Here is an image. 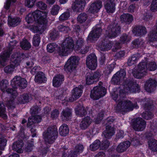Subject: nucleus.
I'll use <instances>...</instances> for the list:
<instances>
[{"label": "nucleus", "instance_id": "nucleus-52", "mask_svg": "<svg viewBox=\"0 0 157 157\" xmlns=\"http://www.w3.org/2000/svg\"><path fill=\"white\" fill-rule=\"evenodd\" d=\"M7 140L1 135H0V150H4L6 144Z\"/></svg>", "mask_w": 157, "mask_h": 157}, {"label": "nucleus", "instance_id": "nucleus-33", "mask_svg": "<svg viewBox=\"0 0 157 157\" xmlns=\"http://www.w3.org/2000/svg\"><path fill=\"white\" fill-rule=\"evenodd\" d=\"M59 134L62 136H65L69 133V129L67 125L63 124L59 128Z\"/></svg>", "mask_w": 157, "mask_h": 157}, {"label": "nucleus", "instance_id": "nucleus-26", "mask_svg": "<svg viewBox=\"0 0 157 157\" xmlns=\"http://www.w3.org/2000/svg\"><path fill=\"white\" fill-rule=\"evenodd\" d=\"M91 121L90 117H85L82 119L80 123L79 126L80 128L82 130L86 129L91 124Z\"/></svg>", "mask_w": 157, "mask_h": 157}, {"label": "nucleus", "instance_id": "nucleus-29", "mask_svg": "<svg viewBox=\"0 0 157 157\" xmlns=\"http://www.w3.org/2000/svg\"><path fill=\"white\" fill-rule=\"evenodd\" d=\"M75 113L77 115L80 117H83L87 113L86 111L82 105L80 104L77 105L75 108Z\"/></svg>", "mask_w": 157, "mask_h": 157}, {"label": "nucleus", "instance_id": "nucleus-61", "mask_svg": "<svg viewBox=\"0 0 157 157\" xmlns=\"http://www.w3.org/2000/svg\"><path fill=\"white\" fill-rule=\"evenodd\" d=\"M141 42L140 40L136 39L132 42V46L133 48H137L140 46Z\"/></svg>", "mask_w": 157, "mask_h": 157}, {"label": "nucleus", "instance_id": "nucleus-22", "mask_svg": "<svg viewBox=\"0 0 157 157\" xmlns=\"http://www.w3.org/2000/svg\"><path fill=\"white\" fill-rule=\"evenodd\" d=\"M104 7L108 13H113L115 10V4L113 0H107L104 3Z\"/></svg>", "mask_w": 157, "mask_h": 157}, {"label": "nucleus", "instance_id": "nucleus-45", "mask_svg": "<svg viewBox=\"0 0 157 157\" xmlns=\"http://www.w3.org/2000/svg\"><path fill=\"white\" fill-rule=\"evenodd\" d=\"M131 40L130 37L126 34H123L120 39V43L125 44Z\"/></svg>", "mask_w": 157, "mask_h": 157}, {"label": "nucleus", "instance_id": "nucleus-36", "mask_svg": "<svg viewBox=\"0 0 157 157\" xmlns=\"http://www.w3.org/2000/svg\"><path fill=\"white\" fill-rule=\"evenodd\" d=\"M149 149L154 151L157 152V140L151 139L148 141Z\"/></svg>", "mask_w": 157, "mask_h": 157}, {"label": "nucleus", "instance_id": "nucleus-59", "mask_svg": "<svg viewBox=\"0 0 157 157\" xmlns=\"http://www.w3.org/2000/svg\"><path fill=\"white\" fill-rule=\"evenodd\" d=\"M90 48L91 47L90 45H85L82 48H81L79 52L82 54H85L89 51Z\"/></svg>", "mask_w": 157, "mask_h": 157}, {"label": "nucleus", "instance_id": "nucleus-42", "mask_svg": "<svg viewBox=\"0 0 157 157\" xmlns=\"http://www.w3.org/2000/svg\"><path fill=\"white\" fill-rule=\"evenodd\" d=\"M84 41L82 38H78L75 42V48L77 51L80 50L84 45Z\"/></svg>", "mask_w": 157, "mask_h": 157}, {"label": "nucleus", "instance_id": "nucleus-2", "mask_svg": "<svg viewBox=\"0 0 157 157\" xmlns=\"http://www.w3.org/2000/svg\"><path fill=\"white\" fill-rule=\"evenodd\" d=\"M58 136L57 128L56 126H49L47 130L43 133V139L45 144L47 145L46 147L44 149L42 152L43 154H46L51 147V144H53L57 138Z\"/></svg>", "mask_w": 157, "mask_h": 157}, {"label": "nucleus", "instance_id": "nucleus-23", "mask_svg": "<svg viewBox=\"0 0 157 157\" xmlns=\"http://www.w3.org/2000/svg\"><path fill=\"white\" fill-rule=\"evenodd\" d=\"M76 67L72 64L67 61L64 66V69L65 71L68 72H69V77L71 78L75 76V71Z\"/></svg>", "mask_w": 157, "mask_h": 157}, {"label": "nucleus", "instance_id": "nucleus-44", "mask_svg": "<svg viewBox=\"0 0 157 157\" xmlns=\"http://www.w3.org/2000/svg\"><path fill=\"white\" fill-rule=\"evenodd\" d=\"M79 59V58L78 57L73 56H71L67 60V62L76 67L78 63Z\"/></svg>", "mask_w": 157, "mask_h": 157}, {"label": "nucleus", "instance_id": "nucleus-58", "mask_svg": "<svg viewBox=\"0 0 157 157\" xmlns=\"http://www.w3.org/2000/svg\"><path fill=\"white\" fill-rule=\"evenodd\" d=\"M59 113L58 109H54L53 110L51 114V117L53 119L57 118L59 115Z\"/></svg>", "mask_w": 157, "mask_h": 157}, {"label": "nucleus", "instance_id": "nucleus-46", "mask_svg": "<svg viewBox=\"0 0 157 157\" xmlns=\"http://www.w3.org/2000/svg\"><path fill=\"white\" fill-rule=\"evenodd\" d=\"M5 111L4 105L3 102H0V117L4 119H6L7 117Z\"/></svg>", "mask_w": 157, "mask_h": 157}, {"label": "nucleus", "instance_id": "nucleus-8", "mask_svg": "<svg viewBox=\"0 0 157 157\" xmlns=\"http://www.w3.org/2000/svg\"><path fill=\"white\" fill-rule=\"evenodd\" d=\"M102 84V82H100L99 85L94 87L91 90L90 97L92 99L94 100H98L106 94V90L101 86Z\"/></svg>", "mask_w": 157, "mask_h": 157}, {"label": "nucleus", "instance_id": "nucleus-11", "mask_svg": "<svg viewBox=\"0 0 157 157\" xmlns=\"http://www.w3.org/2000/svg\"><path fill=\"white\" fill-rule=\"evenodd\" d=\"M102 25V23L97 25L89 34L87 38L88 40L91 42H93L95 40H96L101 33Z\"/></svg>", "mask_w": 157, "mask_h": 157}, {"label": "nucleus", "instance_id": "nucleus-35", "mask_svg": "<svg viewBox=\"0 0 157 157\" xmlns=\"http://www.w3.org/2000/svg\"><path fill=\"white\" fill-rule=\"evenodd\" d=\"M30 97L27 94H24L18 97L17 100L21 104H25L29 101Z\"/></svg>", "mask_w": 157, "mask_h": 157}, {"label": "nucleus", "instance_id": "nucleus-39", "mask_svg": "<svg viewBox=\"0 0 157 157\" xmlns=\"http://www.w3.org/2000/svg\"><path fill=\"white\" fill-rule=\"evenodd\" d=\"M58 48H60V47H58L57 45L55 43L49 44L47 45V48L48 51L50 53L52 52L55 50H56L58 52Z\"/></svg>", "mask_w": 157, "mask_h": 157}, {"label": "nucleus", "instance_id": "nucleus-15", "mask_svg": "<svg viewBox=\"0 0 157 157\" xmlns=\"http://www.w3.org/2000/svg\"><path fill=\"white\" fill-rule=\"evenodd\" d=\"M101 76V72L98 71L92 74L87 73L86 77V83L88 85H90L93 84L94 82L98 81Z\"/></svg>", "mask_w": 157, "mask_h": 157}, {"label": "nucleus", "instance_id": "nucleus-14", "mask_svg": "<svg viewBox=\"0 0 157 157\" xmlns=\"http://www.w3.org/2000/svg\"><path fill=\"white\" fill-rule=\"evenodd\" d=\"M146 123L142 118H136L133 121L132 127L136 131H143L145 128Z\"/></svg>", "mask_w": 157, "mask_h": 157}, {"label": "nucleus", "instance_id": "nucleus-51", "mask_svg": "<svg viewBox=\"0 0 157 157\" xmlns=\"http://www.w3.org/2000/svg\"><path fill=\"white\" fill-rule=\"evenodd\" d=\"M8 82L6 80H3L0 82V88L2 91L4 92L6 90Z\"/></svg>", "mask_w": 157, "mask_h": 157}, {"label": "nucleus", "instance_id": "nucleus-9", "mask_svg": "<svg viewBox=\"0 0 157 157\" xmlns=\"http://www.w3.org/2000/svg\"><path fill=\"white\" fill-rule=\"evenodd\" d=\"M147 63L146 62H140L138 65L137 70L133 72V75L135 78H141L147 74Z\"/></svg>", "mask_w": 157, "mask_h": 157}, {"label": "nucleus", "instance_id": "nucleus-24", "mask_svg": "<svg viewBox=\"0 0 157 157\" xmlns=\"http://www.w3.org/2000/svg\"><path fill=\"white\" fill-rule=\"evenodd\" d=\"M101 7V2L97 1L91 4L89 9V11L91 13H97Z\"/></svg>", "mask_w": 157, "mask_h": 157}, {"label": "nucleus", "instance_id": "nucleus-19", "mask_svg": "<svg viewBox=\"0 0 157 157\" xmlns=\"http://www.w3.org/2000/svg\"><path fill=\"white\" fill-rule=\"evenodd\" d=\"M132 32L136 36H142L147 33L146 27L142 26H135L133 28Z\"/></svg>", "mask_w": 157, "mask_h": 157}, {"label": "nucleus", "instance_id": "nucleus-64", "mask_svg": "<svg viewBox=\"0 0 157 157\" xmlns=\"http://www.w3.org/2000/svg\"><path fill=\"white\" fill-rule=\"evenodd\" d=\"M126 75L125 71L124 69H121L119 71L116 73V75H117L120 77L121 78H124Z\"/></svg>", "mask_w": 157, "mask_h": 157}, {"label": "nucleus", "instance_id": "nucleus-5", "mask_svg": "<svg viewBox=\"0 0 157 157\" xmlns=\"http://www.w3.org/2000/svg\"><path fill=\"white\" fill-rule=\"evenodd\" d=\"M74 46V42L72 38L69 36L66 37L62 43L61 47L58 48V52L60 56H66L70 52Z\"/></svg>", "mask_w": 157, "mask_h": 157}, {"label": "nucleus", "instance_id": "nucleus-60", "mask_svg": "<svg viewBox=\"0 0 157 157\" xmlns=\"http://www.w3.org/2000/svg\"><path fill=\"white\" fill-rule=\"evenodd\" d=\"M36 6L38 8L43 10H45L47 7L46 4L42 1L37 2L36 3Z\"/></svg>", "mask_w": 157, "mask_h": 157}, {"label": "nucleus", "instance_id": "nucleus-55", "mask_svg": "<svg viewBox=\"0 0 157 157\" xmlns=\"http://www.w3.org/2000/svg\"><path fill=\"white\" fill-rule=\"evenodd\" d=\"M110 143L107 140H104L101 144L100 148L102 150L106 149L108 148L109 145Z\"/></svg>", "mask_w": 157, "mask_h": 157}, {"label": "nucleus", "instance_id": "nucleus-21", "mask_svg": "<svg viewBox=\"0 0 157 157\" xmlns=\"http://www.w3.org/2000/svg\"><path fill=\"white\" fill-rule=\"evenodd\" d=\"M64 80V77L63 75L60 74L56 75L53 79V86L55 87H58L61 85Z\"/></svg>", "mask_w": 157, "mask_h": 157}, {"label": "nucleus", "instance_id": "nucleus-41", "mask_svg": "<svg viewBox=\"0 0 157 157\" xmlns=\"http://www.w3.org/2000/svg\"><path fill=\"white\" fill-rule=\"evenodd\" d=\"M101 142L99 140H96L93 143L90 145V148L93 151H95L99 147H100Z\"/></svg>", "mask_w": 157, "mask_h": 157}, {"label": "nucleus", "instance_id": "nucleus-10", "mask_svg": "<svg viewBox=\"0 0 157 157\" xmlns=\"http://www.w3.org/2000/svg\"><path fill=\"white\" fill-rule=\"evenodd\" d=\"M41 121V117L40 116H33L29 118L27 126L31 128L30 131L33 137L36 136V129L35 124L40 122Z\"/></svg>", "mask_w": 157, "mask_h": 157}, {"label": "nucleus", "instance_id": "nucleus-6", "mask_svg": "<svg viewBox=\"0 0 157 157\" xmlns=\"http://www.w3.org/2000/svg\"><path fill=\"white\" fill-rule=\"evenodd\" d=\"M17 43L16 40L10 42L9 44V48L1 53L0 64L1 66L4 67L7 64V63L9 60V58L12 52L13 47L16 45Z\"/></svg>", "mask_w": 157, "mask_h": 157}, {"label": "nucleus", "instance_id": "nucleus-28", "mask_svg": "<svg viewBox=\"0 0 157 157\" xmlns=\"http://www.w3.org/2000/svg\"><path fill=\"white\" fill-rule=\"evenodd\" d=\"M121 21L122 23L130 24L133 20L132 16L128 13H124L120 17Z\"/></svg>", "mask_w": 157, "mask_h": 157}, {"label": "nucleus", "instance_id": "nucleus-30", "mask_svg": "<svg viewBox=\"0 0 157 157\" xmlns=\"http://www.w3.org/2000/svg\"><path fill=\"white\" fill-rule=\"evenodd\" d=\"M130 144V142L128 141L121 143L117 147V151L119 153L122 152L126 150Z\"/></svg>", "mask_w": 157, "mask_h": 157}, {"label": "nucleus", "instance_id": "nucleus-43", "mask_svg": "<svg viewBox=\"0 0 157 157\" xmlns=\"http://www.w3.org/2000/svg\"><path fill=\"white\" fill-rule=\"evenodd\" d=\"M40 42V37L39 34H35L33 38V46L38 47L39 46Z\"/></svg>", "mask_w": 157, "mask_h": 157}, {"label": "nucleus", "instance_id": "nucleus-12", "mask_svg": "<svg viewBox=\"0 0 157 157\" xmlns=\"http://www.w3.org/2000/svg\"><path fill=\"white\" fill-rule=\"evenodd\" d=\"M153 105L152 101L151 100H147V103H145L144 106V108L145 112L142 114V117L146 120H149L153 117L154 115L149 110L152 109Z\"/></svg>", "mask_w": 157, "mask_h": 157}, {"label": "nucleus", "instance_id": "nucleus-4", "mask_svg": "<svg viewBox=\"0 0 157 157\" xmlns=\"http://www.w3.org/2000/svg\"><path fill=\"white\" fill-rule=\"evenodd\" d=\"M25 56L23 53L19 52L13 54L11 56L12 63L4 67V70L5 72L7 74L12 73L16 67L20 64L21 59L24 58Z\"/></svg>", "mask_w": 157, "mask_h": 157}, {"label": "nucleus", "instance_id": "nucleus-56", "mask_svg": "<svg viewBox=\"0 0 157 157\" xmlns=\"http://www.w3.org/2000/svg\"><path fill=\"white\" fill-rule=\"evenodd\" d=\"M84 147L81 144H78L76 146L74 151L77 155L83 151Z\"/></svg>", "mask_w": 157, "mask_h": 157}, {"label": "nucleus", "instance_id": "nucleus-1", "mask_svg": "<svg viewBox=\"0 0 157 157\" xmlns=\"http://www.w3.org/2000/svg\"><path fill=\"white\" fill-rule=\"evenodd\" d=\"M123 86V90H117L112 94L113 99L116 101H118L115 108L117 112H126L132 110L134 108L137 109L138 108L136 103L134 104L129 100L122 99L124 97L125 93L139 92L140 90L139 85L134 80L128 79L124 81Z\"/></svg>", "mask_w": 157, "mask_h": 157}, {"label": "nucleus", "instance_id": "nucleus-38", "mask_svg": "<svg viewBox=\"0 0 157 157\" xmlns=\"http://www.w3.org/2000/svg\"><path fill=\"white\" fill-rule=\"evenodd\" d=\"M21 48L24 50H28L31 48L30 43L26 39L23 40L20 43Z\"/></svg>", "mask_w": 157, "mask_h": 157}, {"label": "nucleus", "instance_id": "nucleus-49", "mask_svg": "<svg viewBox=\"0 0 157 157\" xmlns=\"http://www.w3.org/2000/svg\"><path fill=\"white\" fill-rule=\"evenodd\" d=\"M139 59L136 55H134L130 57L128 60L127 63L128 66H131L134 64L136 61Z\"/></svg>", "mask_w": 157, "mask_h": 157}, {"label": "nucleus", "instance_id": "nucleus-53", "mask_svg": "<svg viewBox=\"0 0 157 157\" xmlns=\"http://www.w3.org/2000/svg\"><path fill=\"white\" fill-rule=\"evenodd\" d=\"M70 14L68 11H67L63 13L59 17V20L63 21L67 20L70 17Z\"/></svg>", "mask_w": 157, "mask_h": 157}, {"label": "nucleus", "instance_id": "nucleus-34", "mask_svg": "<svg viewBox=\"0 0 157 157\" xmlns=\"http://www.w3.org/2000/svg\"><path fill=\"white\" fill-rule=\"evenodd\" d=\"M21 77L16 76L11 81V85L14 88H17L19 86V84L21 80Z\"/></svg>", "mask_w": 157, "mask_h": 157}, {"label": "nucleus", "instance_id": "nucleus-57", "mask_svg": "<svg viewBox=\"0 0 157 157\" xmlns=\"http://www.w3.org/2000/svg\"><path fill=\"white\" fill-rule=\"evenodd\" d=\"M60 7L57 5H54L52 9L51 13L53 15H57L59 10Z\"/></svg>", "mask_w": 157, "mask_h": 157}, {"label": "nucleus", "instance_id": "nucleus-27", "mask_svg": "<svg viewBox=\"0 0 157 157\" xmlns=\"http://www.w3.org/2000/svg\"><path fill=\"white\" fill-rule=\"evenodd\" d=\"M61 117L63 121H69L71 118L72 116L71 110L68 109H66L63 110L61 113Z\"/></svg>", "mask_w": 157, "mask_h": 157}, {"label": "nucleus", "instance_id": "nucleus-20", "mask_svg": "<svg viewBox=\"0 0 157 157\" xmlns=\"http://www.w3.org/2000/svg\"><path fill=\"white\" fill-rule=\"evenodd\" d=\"M115 133L114 128L111 125H107L105 130L103 132L102 135L107 139L111 138Z\"/></svg>", "mask_w": 157, "mask_h": 157}, {"label": "nucleus", "instance_id": "nucleus-48", "mask_svg": "<svg viewBox=\"0 0 157 157\" xmlns=\"http://www.w3.org/2000/svg\"><path fill=\"white\" fill-rule=\"evenodd\" d=\"M87 18V15L85 13H81L78 16L77 20L80 23H82L85 21Z\"/></svg>", "mask_w": 157, "mask_h": 157}, {"label": "nucleus", "instance_id": "nucleus-13", "mask_svg": "<svg viewBox=\"0 0 157 157\" xmlns=\"http://www.w3.org/2000/svg\"><path fill=\"white\" fill-rule=\"evenodd\" d=\"M86 65L89 68L95 70L97 66V58L94 54L89 55L86 58Z\"/></svg>", "mask_w": 157, "mask_h": 157}, {"label": "nucleus", "instance_id": "nucleus-18", "mask_svg": "<svg viewBox=\"0 0 157 157\" xmlns=\"http://www.w3.org/2000/svg\"><path fill=\"white\" fill-rule=\"evenodd\" d=\"M86 2L85 0H76L72 6V9L74 11L80 12L84 8Z\"/></svg>", "mask_w": 157, "mask_h": 157}, {"label": "nucleus", "instance_id": "nucleus-32", "mask_svg": "<svg viewBox=\"0 0 157 157\" xmlns=\"http://www.w3.org/2000/svg\"><path fill=\"white\" fill-rule=\"evenodd\" d=\"M34 80L37 82H44L46 81V78L43 72H39L35 75Z\"/></svg>", "mask_w": 157, "mask_h": 157}, {"label": "nucleus", "instance_id": "nucleus-54", "mask_svg": "<svg viewBox=\"0 0 157 157\" xmlns=\"http://www.w3.org/2000/svg\"><path fill=\"white\" fill-rule=\"evenodd\" d=\"M6 104L9 109L12 110L15 108V104L13 100L7 101Z\"/></svg>", "mask_w": 157, "mask_h": 157}, {"label": "nucleus", "instance_id": "nucleus-16", "mask_svg": "<svg viewBox=\"0 0 157 157\" xmlns=\"http://www.w3.org/2000/svg\"><path fill=\"white\" fill-rule=\"evenodd\" d=\"M83 86L82 85L76 87L72 90V95L69 98V101L72 102L81 96L82 93Z\"/></svg>", "mask_w": 157, "mask_h": 157}, {"label": "nucleus", "instance_id": "nucleus-50", "mask_svg": "<svg viewBox=\"0 0 157 157\" xmlns=\"http://www.w3.org/2000/svg\"><path fill=\"white\" fill-rule=\"evenodd\" d=\"M40 110V108L38 107L37 105L33 106L31 108L30 112L32 115L31 116H36L35 115L37 114L39 112ZM37 116H38L37 115Z\"/></svg>", "mask_w": 157, "mask_h": 157}, {"label": "nucleus", "instance_id": "nucleus-25", "mask_svg": "<svg viewBox=\"0 0 157 157\" xmlns=\"http://www.w3.org/2000/svg\"><path fill=\"white\" fill-rule=\"evenodd\" d=\"M23 146V142L21 140H18L15 142L12 146V149L18 153H21L23 152L22 147Z\"/></svg>", "mask_w": 157, "mask_h": 157}, {"label": "nucleus", "instance_id": "nucleus-3", "mask_svg": "<svg viewBox=\"0 0 157 157\" xmlns=\"http://www.w3.org/2000/svg\"><path fill=\"white\" fill-rule=\"evenodd\" d=\"M47 13L44 11L36 10L32 13H30L26 17V20L28 24L32 23L34 21L40 24H45Z\"/></svg>", "mask_w": 157, "mask_h": 157}, {"label": "nucleus", "instance_id": "nucleus-63", "mask_svg": "<svg viewBox=\"0 0 157 157\" xmlns=\"http://www.w3.org/2000/svg\"><path fill=\"white\" fill-rule=\"evenodd\" d=\"M58 29L60 31L66 33L69 30V28L68 27L64 26L63 25H59L58 26Z\"/></svg>", "mask_w": 157, "mask_h": 157}, {"label": "nucleus", "instance_id": "nucleus-40", "mask_svg": "<svg viewBox=\"0 0 157 157\" xmlns=\"http://www.w3.org/2000/svg\"><path fill=\"white\" fill-rule=\"evenodd\" d=\"M149 37L151 41H154L157 40V29L156 28L150 32Z\"/></svg>", "mask_w": 157, "mask_h": 157}, {"label": "nucleus", "instance_id": "nucleus-31", "mask_svg": "<svg viewBox=\"0 0 157 157\" xmlns=\"http://www.w3.org/2000/svg\"><path fill=\"white\" fill-rule=\"evenodd\" d=\"M8 21L9 25L12 27H15L20 24L21 19L20 18L18 17L12 18L10 16H9Z\"/></svg>", "mask_w": 157, "mask_h": 157}, {"label": "nucleus", "instance_id": "nucleus-37", "mask_svg": "<svg viewBox=\"0 0 157 157\" xmlns=\"http://www.w3.org/2000/svg\"><path fill=\"white\" fill-rule=\"evenodd\" d=\"M112 44L109 42L105 41L104 40L102 41L100 46V49L101 51H108L110 50L112 48Z\"/></svg>", "mask_w": 157, "mask_h": 157}, {"label": "nucleus", "instance_id": "nucleus-17", "mask_svg": "<svg viewBox=\"0 0 157 157\" xmlns=\"http://www.w3.org/2000/svg\"><path fill=\"white\" fill-rule=\"evenodd\" d=\"M157 86V81L155 79L150 78L146 82L144 88L147 92L151 93L155 90Z\"/></svg>", "mask_w": 157, "mask_h": 157}, {"label": "nucleus", "instance_id": "nucleus-47", "mask_svg": "<svg viewBox=\"0 0 157 157\" xmlns=\"http://www.w3.org/2000/svg\"><path fill=\"white\" fill-rule=\"evenodd\" d=\"M58 36V31L54 29L50 31L49 34V38L52 40H54L57 38Z\"/></svg>", "mask_w": 157, "mask_h": 157}, {"label": "nucleus", "instance_id": "nucleus-62", "mask_svg": "<svg viewBox=\"0 0 157 157\" xmlns=\"http://www.w3.org/2000/svg\"><path fill=\"white\" fill-rule=\"evenodd\" d=\"M121 79L120 77L117 75H116L115 74L112 78L111 82L114 84H117L120 81Z\"/></svg>", "mask_w": 157, "mask_h": 157}, {"label": "nucleus", "instance_id": "nucleus-7", "mask_svg": "<svg viewBox=\"0 0 157 157\" xmlns=\"http://www.w3.org/2000/svg\"><path fill=\"white\" fill-rule=\"evenodd\" d=\"M121 27L120 24L115 21L108 26L106 35L110 38L117 37L121 33Z\"/></svg>", "mask_w": 157, "mask_h": 157}]
</instances>
